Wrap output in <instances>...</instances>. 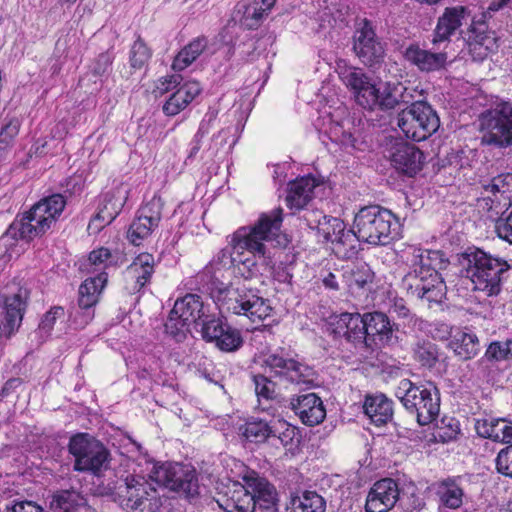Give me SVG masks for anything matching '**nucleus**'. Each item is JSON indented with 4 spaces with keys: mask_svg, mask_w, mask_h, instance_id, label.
Here are the masks:
<instances>
[{
    "mask_svg": "<svg viewBox=\"0 0 512 512\" xmlns=\"http://www.w3.org/2000/svg\"><path fill=\"white\" fill-rule=\"evenodd\" d=\"M151 55V51L147 45L140 38H138L131 48V64H145L150 60Z\"/></svg>",
    "mask_w": 512,
    "mask_h": 512,
    "instance_id": "nucleus-59",
    "label": "nucleus"
},
{
    "mask_svg": "<svg viewBox=\"0 0 512 512\" xmlns=\"http://www.w3.org/2000/svg\"><path fill=\"white\" fill-rule=\"evenodd\" d=\"M331 139L335 142L340 143L344 146H354V137L353 135L345 131L343 127L339 124H336L334 127L330 130Z\"/></svg>",
    "mask_w": 512,
    "mask_h": 512,
    "instance_id": "nucleus-62",
    "label": "nucleus"
},
{
    "mask_svg": "<svg viewBox=\"0 0 512 512\" xmlns=\"http://www.w3.org/2000/svg\"><path fill=\"white\" fill-rule=\"evenodd\" d=\"M5 512H44L43 508L33 501H17L6 507Z\"/></svg>",
    "mask_w": 512,
    "mask_h": 512,
    "instance_id": "nucleus-63",
    "label": "nucleus"
},
{
    "mask_svg": "<svg viewBox=\"0 0 512 512\" xmlns=\"http://www.w3.org/2000/svg\"><path fill=\"white\" fill-rule=\"evenodd\" d=\"M176 314L184 317L192 324L201 321L206 315V310L200 296L187 294L176 300L173 306V315Z\"/></svg>",
    "mask_w": 512,
    "mask_h": 512,
    "instance_id": "nucleus-35",
    "label": "nucleus"
},
{
    "mask_svg": "<svg viewBox=\"0 0 512 512\" xmlns=\"http://www.w3.org/2000/svg\"><path fill=\"white\" fill-rule=\"evenodd\" d=\"M341 278L343 289L351 294H356L366 286L372 284L374 272L365 262H356L349 264L338 272Z\"/></svg>",
    "mask_w": 512,
    "mask_h": 512,
    "instance_id": "nucleus-27",
    "label": "nucleus"
},
{
    "mask_svg": "<svg viewBox=\"0 0 512 512\" xmlns=\"http://www.w3.org/2000/svg\"><path fill=\"white\" fill-rule=\"evenodd\" d=\"M512 356V340L492 342L484 355L490 361H503Z\"/></svg>",
    "mask_w": 512,
    "mask_h": 512,
    "instance_id": "nucleus-52",
    "label": "nucleus"
},
{
    "mask_svg": "<svg viewBox=\"0 0 512 512\" xmlns=\"http://www.w3.org/2000/svg\"><path fill=\"white\" fill-rule=\"evenodd\" d=\"M65 206L66 200L64 196L61 194H53L41 199L34 204L32 208L40 217L45 218L46 222L51 227H54Z\"/></svg>",
    "mask_w": 512,
    "mask_h": 512,
    "instance_id": "nucleus-37",
    "label": "nucleus"
},
{
    "mask_svg": "<svg viewBox=\"0 0 512 512\" xmlns=\"http://www.w3.org/2000/svg\"><path fill=\"white\" fill-rule=\"evenodd\" d=\"M354 232L362 242L385 246L399 234V222L395 215L378 205L362 207L355 215Z\"/></svg>",
    "mask_w": 512,
    "mask_h": 512,
    "instance_id": "nucleus-7",
    "label": "nucleus"
},
{
    "mask_svg": "<svg viewBox=\"0 0 512 512\" xmlns=\"http://www.w3.org/2000/svg\"><path fill=\"white\" fill-rule=\"evenodd\" d=\"M69 452L74 456V469L98 473L109 465V451L98 440L87 434L73 436L69 442Z\"/></svg>",
    "mask_w": 512,
    "mask_h": 512,
    "instance_id": "nucleus-14",
    "label": "nucleus"
},
{
    "mask_svg": "<svg viewBox=\"0 0 512 512\" xmlns=\"http://www.w3.org/2000/svg\"><path fill=\"white\" fill-rule=\"evenodd\" d=\"M122 262V256L119 252H111L105 247L90 252L87 265L93 267V272H104L110 267H116Z\"/></svg>",
    "mask_w": 512,
    "mask_h": 512,
    "instance_id": "nucleus-40",
    "label": "nucleus"
},
{
    "mask_svg": "<svg viewBox=\"0 0 512 512\" xmlns=\"http://www.w3.org/2000/svg\"><path fill=\"white\" fill-rule=\"evenodd\" d=\"M484 190L487 196L482 200L483 208L487 207L489 218L494 219L512 204V173L494 177Z\"/></svg>",
    "mask_w": 512,
    "mask_h": 512,
    "instance_id": "nucleus-16",
    "label": "nucleus"
},
{
    "mask_svg": "<svg viewBox=\"0 0 512 512\" xmlns=\"http://www.w3.org/2000/svg\"><path fill=\"white\" fill-rule=\"evenodd\" d=\"M148 478L171 491L182 493L187 498H193L199 493V485L195 470L179 463H150Z\"/></svg>",
    "mask_w": 512,
    "mask_h": 512,
    "instance_id": "nucleus-13",
    "label": "nucleus"
},
{
    "mask_svg": "<svg viewBox=\"0 0 512 512\" xmlns=\"http://www.w3.org/2000/svg\"><path fill=\"white\" fill-rule=\"evenodd\" d=\"M435 494L438 499V512L457 510L466 499L464 488L457 478H447L439 482Z\"/></svg>",
    "mask_w": 512,
    "mask_h": 512,
    "instance_id": "nucleus-26",
    "label": "nucleus"
},
{
    "mask_svg": "<svg viewBox=\"0 0 512 512\" xmlns=\"http://www.w3.org/2000/svg\"><path fill=\"white\" fill-rule=\"evenodd\" d=\"M271 433L272 425L262 420L247 422L243 432L249 441L255 443H262L271 438Z\"/></svg>",
    "mask_w": 512,
    "mask_h": 512,
    "instance_id": "nucleus-46",
    "label": "nucleus"
},
{
    "mask_svg": "<svg viewBox=\"0 0 512 512\" xmlns=\"http://www.w3.org/2000/svg\"><path fill=\"white\" fill-rule=\"evenodd\" d=\"M449 347L463 360L472 359L480 351L478 337L468 329H455Z\"/></svg>",
    "mask_w": 512,
    "mask_h": 512,
    "instance_id": "nucleus-33",
    "label": "nucleus"
},
{
    "mask_svg": "<svg viewBox=\"0 0 512 512\" xmlns=\"http://www.w3.org/2000/svg\"><path fill=\"white\" fill-rule=\"evenodd\" d=\"M495 231L499 238L512 244V211L506 218L496 217Z\"/></svg>",
    "mask_w": 512,
    "mask_h": 512,
    "instance_id": "nucleus-61",
    "label": "nucleus"
},
{
    "mask_svg": "<svg viewBox=\"0 0 512 512\" xmlns=\"http://www.w3.org/2000/svg\"><path fill=\"white\" fill-rule=\"evenodd\" d=\"M291 409L307 426L320 424L326 417V410L320 397L315 393L294 396L290 400Z\"/></svg>",
    "mask_w": 512,
    "mask_h": 512,
    "instance_id": "nucleus-21",
    "label": "nucleus"
},
{
    "mask_svg": "<svg viewBox=\"0 0 512 512\" xmlns=\"http://www.w3.org/2000/svg\"><path fill=\"white\" fill-rule=\"evenodd\" d=\"M326 501L314 491H305L300 496L291 498L286 512H325Z\"/></svg>",
    "mask_w": 512,
    "mask_h": 512,
    "instance_id": "nucleus-38",
    "label": "nucleus"
},
{
    "mask_svg": "<svg viewBox=\"0 0 512 512\" xmlns=\"http://www.w3.org/2000/svg\"><path fill=\"white\" fill-rule=\"evenodd\" d=\"M255 392L261 403L262 400H273L276 397V384L266 375L253 376Z\"/></svg>",
    "mask_w": 512,
    "mask_h": 512,
    "instance_id": "nucleus-51",
    "label": "nucleus"
},
{
    "mask_svg": "<svg viewBox=\"0 0 512 512\" xmlns=\"http://www.w3.org/2000/svg\"><path fill=\"white\" fill-rule=\"evenodd\" d=\"M214 299L221 313L245 316L252 322H260L271 313L267 301L244 285L218 288Z\"/></svg>",
    "mask_w": 512,
    "mask_h": 512,
    "instance_id": "nucleus-9",
    "label": "nucleus"
},
{
    "mask_svg": "<svg viewBox=\"0 0 512 512\" xmlns=\"http://www.w3.org/2000/svg\"><path fill=\"white\" fill-rule=\"evenodd\" d=\"M202 328L201 333L203 339L208 342H216V340L222 335L225 328L228 326L222 322L219 318L210 317L207 314L201 320Z\"/></svg>",
    "mask_w": 512,
    "mask_h": 512,
    "instance_id": "nucleus-50",
    "label": "nucleus"
},
{
    "mask_svg": "<svg viewBox=\"0 0 512 512\" xmlns=\"http://www.w3.org/2000/svg\"><path fill=\"white\" fill-rule=\"evenodd\" d=\"M297 431L286 421L277 420L272 424L271 438L277 439L284 447H292Z\"/></svg>",
    "mask_w": 512,
    "mask_h": 512,
    "instance_id": "nucleus-49",
    "label": "nucleus"
},
{
    "mask_svg": "<svg viewBox=\"0 0 512 512\" xmlns=\"http://www.w3.org/2000/svg\"><path fill=\"white\" fill-rule=\"evenodd\" d=\"M19 132L18 121H10L0 131V158L7 151Z\"/></svg>",
    "mask_w": 512,
    "mask_h": 512,
    "instance_id": "nucleus-57",
    "label": "nucleus"
},
{
    "mask_svg": "<svg viewBox=\"0 0 512 512\" xmlns=\"http://www.w3.org/2000/svg\"><path fill=\"white\" fill-rule=\"evenodd\" d=\"M469 16L470 11L465 6L456 5L446 7L437 20L434 29L433 44L449 41L450 37L462 27Z\"/></svg>",
    "mask_w": 512,
    "mask_h": 512,
    "instance_id": "nucleus-24",
    "label": "nucleus"
},
{
    "mask_svg": "<svg viewBox=\"0 0 512 512\" xmlns=\"http://www.w3.org/2000/svg\"><path fill=\"white\" fill-rule=\"evenodd\" d=\"M265 15H267V12L264 10V7L260 5V1L254 0V2L245 9L243 25L249 29H255L259 26Z\"/></svg>",
    "mask_w": 512,
    "mask_h": 512,
    "instance_id": "nucleus-55",
    "label": "nucleus"
},
{
    "mask_svg": "<svg viewBox=\"0 0 512 512\" xmlns=\"http://www.w3.org/2000/svg\"><path fill=\"white\" fill-rule=\"evenodd\" d=\"M499 473L512 477V445L502 449L496 458Z\"/></svg>",
    "mask_w": 512,
    "mask_h": 512,
    "instance_id": "nucleus-60",
    "label": "nucleus"
},
{
    "mask_svg": "<svg viewBox=\"0 0 512 512\" xmlns=\"http://www.w3.org/2000/svg\"><path fill=\"white\" fill-rule=\"evenodd\" d=\"M182 80L183 77L179 73L163 76L156 81L154 93L160 96L164 95L178 86H181Z\"/></svg>",
    "mask_w": 512,
    "mask_h": 512,
    "instance_id": "nucleus-58",
    "label": "nucleus"
},
{
    "mask_svg": "<svg viewBox=\"0 0 512 512\" xmlns=\"http://www.w3.org/2000/svg\"><path fill=\"white\" fill-rule=\"evenodd\" d=\"M399 499V487L392 478L378 480L371 487L365 504L366 512H388Z\"/></svg>",
    "mask_w": 512,
    "mask_h": 512,
    "instance_id": "nucleus-19",
    "label": "nucleus"
},
{
    "mask_svg": "<svg viewBox=\"0 0 512 512\" xmlns=\"http://www.w3.org/2000/svg\"><path fill=\"white\" fill-rule=\"evenodd\" d=\"M262 367L269 377L300 388L310 389L317 385L315 370L284 349L265 355Z\"/></svg>",
    "mask_w": 512,
    "mask_h": 512,
    "instance_id": "nucleus-11",
    "label": "nucleus"
},
{
    "mask_svg": "<svg viewBox=\"0 0 512 512\" xmlns=\"http://www.w3.org/2000/svg\"><path fill=\"white\" fill-rule=\"evenodd\" d=\"M363 412L377 426L388 423L393 417V403L384 394L368 395L363 403Z\"/></svg>",
    "mask_w": 512,
    "mask_h": 512,
    "instance_id": "nucleus-31",
    "label": "nucleus"
},
{
    "mask_svg": "<svg viewBox=\"0 0 512 512\" xmlns=\"http://www.w3.org/2000/svg\"><path fill=\"white\" fill-rule=\"evenodd\" d=\"M283 210L274 209L260 215L250 226L237 229L228 241V246L221 249L210 261L206 270H221L238 267L245 278L260 273L272 265L274 249L286 247L289 240L281 232Z\"/></svg>",
    "mask_w": 512,
    "mask_h": 512,
    "instance_id": "nucleus-1",
    "label": "nucleus"
},
{
    "mask_svg": "<svg viewBox=\"0 0 512 512\" xmlns=\"http://www.w3.org/2000/svg\"><path fill=\"white\" fill-rule=\"evenodd\" d=\"M462 274L471 282V289L486 297L498 296L502 290L504 274L511 265L480 249L469 250L461 258Z\"/></svg>",
    "mask_w": 512,
    "mask_h": 512,
    "instance_id": "nucleus-4",
    "label": "nucleus"
},
{
    "mask_svg": "<svg viewBox=\"0 0 512 512\" xmlns=\"http://www.w3.org/2000/svg\"><path fill=\"white\" fill-rule=\"evenodd\" d=\"M64 315V309L62 307H54L49 310L41 320L39 325L40 329L48 332L52 329L56 319L61 318Z\"/></svg>",
    "mask_w": 512,
    "mask_h": 512,
    "instance_id": "nucleus-64",
    "label": "nucleus"
},
{
    "mask_svg": "<svg viewBox=\"0 0 512 512\" xmlns=\"http://www.w3.org/2000/svg\"><path fill=\"white\" fill-rule=\"evenodd\" d=\"M128 192L127 187L124 185H119L106 192L102 196L95 220H100L106 224L111 223L126 203Z\"/></svg>",
    "mask_w": 512,
    "mask_h": 512,
    "instance_id": "nucleus-28",
    "label": "nucleus"
},
{
    "mask_svg": "<svg viewBox=\"0 0 512 512\" xmlns=\"http://www.w3.org/2000/svg\"><path fill=\"white\" fill-rule=\"evenodd\" d=\"M215 344L219 349L230 352L241 346L242 338L238 331L227 326L222 335L216 340Z\"/></svg>",
    "mask_w": 512,
    "mask_h": 512,
    "instance_id": "nucleus-54",
    "label": "nucleus"
},
{
    "mask_svg": "<svg viewBox=\"0 0 512 512\" xmlns=\"http://www.w3.org/2000/svg\"><path fill=\"white\" fill-rule=\"evenodd\" d=\"M366 346L373 342L375 345L392 346L398 343L394 328L388 316L382 312L365 313Z\"/></svg>",
    "mask_w": 512,
    "mask_h": 512,
    "instance_id": "nucleus-20",
    "label": "nucleus"
},
{
    "mask_svg": "<svg viewBox=\"0 0 512 512\" xmlns=\"http://www.w3.org/2000/svg\"><path fill=\"white\" fill-rule=\"evenodd\" d=\"M207 53H209L207 39L205 37H198L177 54L174 64H192L199 56Z\"/></svg>",
    "mask_w": 512,
    "mask_h": 512,
    "instance_id": "nucleus-41",
    "label": "nucleus"
},
{
    "mask_svg": "<svg viewBox=\"0 0 512 512\" xmlns=\"http://www.w3.org/2000/svg\"><path fill=\"white\" fill-rule=\"evenodd\" d=\"M201 92L197 81H187L177 88L163 104L166 116H175L184 110Z\"/></svg>",
    "mask_w": 512,
    "mask_h": 512,
    "instance_id": "nucleus-30",
    "label": "nucleus"
},
{
    "mask_svg": "<svg viewBox=\"0 0 512 512\" xmlns=\"http://www.w3.org/2000/svg\"><path fill=\"white\" fill-rule=\"evenodd\" d=\"M245 485L233 483L231 487L217 500L225 512H254L259 504L269 508L275 502L274 487L255 471H249L243 476Z\"/></svg>",
    "mask_w": 512,
    "mask_h": 512,
    "instance_id": "nucleus-6",
    "label": "nucleus"
},
{
    "mask_svg": "<svg viewBox=\"0 0 512 512\" xmlns=\"http://www.w3.org/2000/svg\"><path fill=\"white\" fill-rule=\"evenodd\" d=\"M154 273V257L149 253L139 254L126 268L124 277L130 293L140 291Z\"/></svg>",
    "mask_w": 512,
    "mask_h": 512,
    "instance_id": "nucleus-25",
    "label": "nucleus"
},
{
    "mask_svg": "<svg viewBox=\"0 0 512 512\" xmlns=\"http://www.w3.org/2000/svg\"><path fill=\"white\" fill-rule=\"evenodd\" d=\"M353 50L363 64H378L384 56V47L377 39L372 23L364 19L353 36Z\"/></svg>",
    "mask_w": 512,
    "mask_h": 512,
    "instance_id": "nucleus-15",
    "label": "nucleus"
},
{
    "mask_svg": "<svg viewBox=\"0 0 512 512\" xmlns=\"http://www.w3.org/2000/svg\"><path fill=\"white\" fill-rule=\"evenodd\" d=\"M316 181L313 177L306 176L289 183L286 204L290 209L300 210L304 208L313 197Z\"/></svg>",
    "mask_w": 512,
    "mask_h": 512,
    "instance_id": "nucleus-32",
    "label": "nucleus"
},
{
    "mask_svg": "<svg viewBox=\"0 0 512 512\" xmlns=\"http://www.w3.org/2000/svg\"><path fill=\"white\" fill-rule=\"evenodd\" d=\"M397 125L407 138L420 142L438 130L440 120L430 105L416 101L398 114Z\"/></svg>",
    "mask_w": 512,
    "mask_h": 512,
    "instance_id": "nucleus-12",
    "label": "nucleus"
},
{
    "mask_svg": "<svg viewBox=\"0 0 512 512\" xmlns=\"http://www.w3.org/2000/svg\"><path fill=\"white\" fill-rule=\"evenodd\" d=\"M108 275L100 272L94 277L87 278L79 287V307L89 310L99 299V295L107 283Z\"/></svg>",
    "mask_w": 512,
    "mask_h": 512,
    "instance_id": "nucleus-34",
    "label": "nucleus"
},
{
    "mask_svg": "<svg viewBox=\"0 0 512 512\" xmlns=\"http://www.w3.org/2000/svg\"><path fill=\"white\" fill-rule=\"evenodd\" d=\"M343 83L349 87L356 103L364 109H394L401 103H409L413 95L401 82L390 80L385 76L378 81L365 74L356 66H338L336 70Z\"/></svg>",
    "mask_w": 512,
    "mask_h": 512,
    "instance_id": "nucleus-3",
    "label": "nucleus"
},
{
    "mask_svg": "<svg viewBox=\"0 0 512 512\" xmlns=\"http://www.w3.org/2000/svg\"><path fill=\"white\" fill-rule=\"evenodd\" d=\"M388 153L391 165L397 171L408 176L416 175L424 165V154L414 144L395 141Z\"/></svg>",
    "mask_w": 512,
    "mask_h": 512,
    "instance_id": "nucleus-18",
    "label": "nucleus"
},
{
    "mask_svg": "<svg viewBox=\"0 0 512 512\" xmlns=\"http://www.w3.org/2000/svg\"><path fill=\"white\" fill-rule=\"evenodd\" d=\"M164 201L160 196L154 195L150 201L145 203L139 210L138 214L143 216V219L156 226L159 225L162 218V210Z\"/></svg>",
    "mask_w": 512,
    "mask_h": 512,
    "instance_id": "nucleus-48",
    "label": "nucleus"
},
{
    "mask_svg": "<svg viewBox=\"0 0 512 512\" xmlns=\"http://www.w3.org/2000/svg\"><path fill=\"white\" fill-rule=\"evenodd\" d=\"M51 228L45 218L40 217L31 207L20 220H16L10 225L7 235L0 239V245L8 236L16 237L18 235L19 238L30 241L43 236Z\"/></svg>",
    "mask_w": 512,
    "mask_h": 512,
    "instance_id": "nucleus-23",
    "label": "nucleus"
},
{
    "mask_svg": "<svg viewBox=\"0 0 512 512\" xmlns=\"http://www.w3.org/2000/svg\"><path fill=\"white\" fill-rule=\"evenodd\" d=\"M404 57L411 64H445L447 61L446 53H431L413 45L406 49Z\"/></svg>",
    "mask_w": 512,
    "mask_h": 512,
    "instance_id": "nucleus-42",
    "label": "nucleus"
},
{
    "mask_svg": "<svg viewBox=\"0 0 512 512\" xmlns=\"http://www.w3.org/2000/svg\"><path fill=\"white\" fill-rule=\"evenodd\" d=\"M317 229L326 241L333 243L335 239L346 229L345 223L336 217L322 216L318 221Z\"/></svg>",
    "mask_w": 512,
    "mask_h": 512,
    "instance_id": "nucleus-43",
    "label": "nucleus"
},
{
    "mask_svg": "<svg viewBox=\"0 0 512 512\" xmlns=\"http://www.w3.org/2000/svg\"><path fill=\"white\" fill-rule=\"evenodd\" d=\"M485 110L478 117L481 142L486 145H512V102L497 95L480 94L476 98Z\"/></svg>",
    "mask_w": 512,
    "mask_h": 512,
    "instance_id": "nucleus-5",
    "label": "nucleus"
},
{
    "mask_svg": "<svg viewBox=\"0 0 512 512\" xmlns=\"http://www.w3.org/2000/svg\"><path fill=\"white\" fill-rule=\"evenodd\" d=\"M191 323L180 317V315H173V309L170 311L167 321L165 322V331L171 335L176 341L181 342L185 339Z\"/></svg>",
    "mask_w": 512,
    "mask_h": 512,
    "instance_id": "nucleus-47",
    "label": "nucleus"
},
{
    "mask_svg": "<svg viewBox=\"0 0 512 512\" xmlns=\"http://www.w3.org/2000/svg\"><path fill=\"white\" fill-rule=\"evenodd\" d=\"M359 242H362L358 235L354 232V226L352 229H345L336 239L333 241L332 249L334 253L340 258H352L356 256L359 251Z\"/></svg>",
    "mask_w": 512,
    "mask_h": 512,
    "instance_id": "nucleus-39",
    "label": "nucleus"
},
{
    "mask_svg": "<svg viewBox=\"0 0 512 512\" xmlns=\"http://www.w3.org/2000/svg\"><path fill=\"white\" fill-rule=\"evenodd\" d=\"M333 333L344 337L354 345L366 346L365 315L359 313H342L336 316L331 323Z\"/></svg>",
    "mask_w": 512,
    "mask_h": 512,
    "instance_id": "nucleus-22",
    "label": "nucleus"
},
{
    "mask_svg": "<svg viewBox=\"0 0 512 512\" xmlns=\"http://www.w3.org/2000/svg\"><path fill=\"white\" fill-rule=\"evenodd\" d=\"M54 512H94L85 499L75 491H60L51 502Z\"/></svg>",
    "mask_w": 512,
    "mask_h": 512,
    "instance_id": "nucleus-36",
    "label": "nucleus"
},
{
    "mask_svg": "<svg viewBox=\"0 0 512 512\" xmlns=\"http://www.w3.org/2000/svg\"><path fill=\"white\" fill-rule=\"evenodd\" d=\"M410 270L403 286L412 297L425 301L429 307L440 304L446 295V285L439 274L448 261L439 250L410 246L406 252Z\"/></svg>",
    "mask_w": 512,
    "mask_h": 512,
    "instance_id": "nucleus-2",
    "label": "nucleus"
},
{
    "mask_svg": "<svg viewBox=\"0 0 512 512\" xmlns=\"http://www.w3.org/2000/svg\"><path fill=\"white\" fill-rule=\"evenodd\" d=\"M108 491L113 500L127 510L157 512L162 506L156 488L144 475L132 474L118 479L112 486L108 484Z\"/></svg>",
    "mask_w": 512,
    "mask_h": 512,
    "instance_id": "nucleus-8",
    "label": "nucleus"
},
{
    "mask_svg": "<svg viewBox=\"0 0 512 512\" xmlns=\"http://www.w3.org/2000/svg\"><path fill=\"white\" fill-rule=\"evenodd\" d=\"M395 395L421 426L430 424L439 414L440 396L433 383L417 385L409 379H402Z\"/></svg>",
    "mask_w": 512,
    "mask_h": 512,
    "instance_id": "nucleus-10",
    "label": "nucleus"
},
{
    "mask_svg": "<svg viewBox=\"0 0 512 512\" xmlns=\"http://www.w3.org/2000/svg\"><path fill=\"white\" fill-rule=\"evenodd\" d=\"M475 429L480 437L495 442L509 443L512 441V422L505 418L484 417L477 419Z\"/></svg>",
    "mask_w": 512,
    "mask_h": 512,
    "instance_id": "nucleus-29",
    "label": "nucleus"
},
{
    "mask_svg": "<svg viewBox=\"0 0 512 512\" xmlns=\"http://www.w3.org/2000/svg\"><path fill=\"white\" fill-rule=\"evenodd\" d=\"M414 357L422 366L431 368L438 361L437 346L430 341H418L414 348Z\"/></svg>",
    "mask_w": 512,
    "mask_h": 512,
    "instance_id": "nucleus-44",
    "label": "nucleus"
},
{
    "mask_svg": "<svg viewBox=\"0 0 512 512\" xmlns=\"http://www.w3.org/2000/svg\"><path fill=\"white\" fill-rule=\"evenodd\" d=\"M469 31L473 34L475 41L481 44L485 40L493 38L491 36L492 32L489 29V25L487 23L486 13H483L479 19L474 18L472 20Z\"/></svg>",
    "mask_w": 512,
    "mask_h": 512,
    "instance_id": "nucleus-56",
    "label": "nucleus"
},
{
    "mask_svg": "<svg viewBox=\"0 0 512 512\" xmlns=\"http://www.w3.org/2000/svg\"><path fill=\"white\" fill-rule=\"evenodd\" d=\"M27 291L18 288L11 296H5L0 320V346L20 327L26 307Z\"/></svg>",
    "mask_w": 512,
    "mask_h": 512,
    "instance_id": "nucleus-17",
    "label": "nucleus"
},
{
    "mask_svg": "<svg viewBox=\"0 0 512 512\" xmlns=\"http://www.w3.org/2000/svg\"><path fill=\"white\" fill-rule=\"evenodd\" d=\"M459 432V422L453 417H443L436 424V434L443 442L455 439Z\"/></svg>",
    "mask_w": 512,
    "mask_h": 512,
    "instance_id": "nucleus-53",
    "label": "nucleus"
},
{
    "mask_svg": "<svg viewBox=\"0 0 512 512\" xmlns=\"http://www.w3.org/2000/svg\"><path fill=\"white\" fill-rule=\"evenodd\" d=\"M158 226L151 224L143 219V216L138 214L136 219L131 223L127 237L130 242L136 246L147 238Z\"/></svg>",
    "mask_w": 512,
    "mask_h": 512,
    "instance_id": "nucleus-45",
    "label": "nucleus"
}]
</instances>
